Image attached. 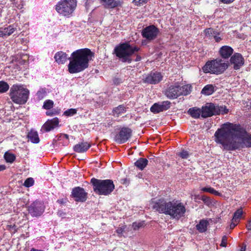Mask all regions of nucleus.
Wrapping results in <instances>:
<instances>
[{
	"label": "nucleus",
	"mask_w": 251,
	"mask_h": 251,
	"mask_svg": "<svg viewBox=\"0 0 251 251\" xmlns=\"http://www.w3.org/2000/svg\"><path fill=\"white\" fill-rule=\"evenodd\" d=\"M188 113L194 118H198L201 114L202 115V110L197 107L190 108L188 111Z\"/></svg>",
	"instance_id": "obj_25"
},
{
	"label": "nucleus",
	"mask_w": 251,
	"mask_h": 251,
	"mask_svg": "<svg viewBox=\"0 0 251 251\" xmlns=\"http://www.w3.org/2000/svg\"><path fill=\"white\" fill-rule=\"evenodd\" d=\"M215 141L227 151L251 147V134L239 129L236 125L225 124L215 133Z\"/></svg>",
	"instance_id": "obj_1"
},
{
	"label": "nucleus",
	"mask_w": 251,
	"mask_h": 251,
	"mask_svg": "<svg viewBox=\"0 0 251 251\" xmlns=\"http://www.w3.org/2000/svg\"><path fill=\"white\" fill-rule=\"evenodd\" d=\"M125 228H126V226H123L122 227H119L116 230V232L117 233L118 236H122V235H123V233L125 232Z\"/></svg>",
	"instance_id": "obj_41"
},
{
	"label": "nucleus",
	"mask_w": 251,
	"mask_h": 251,
	"mask_svg": "<svg viewBox=\"0 0 251 251\" xmlns=\"http://www.w3.org/2000/svg\"><path fill=\"white\" fill-rule=\"evenodd\" d=\"M202 117L203 118H207L211 117L215 113V105L211 103H207L204 106L202 107Z\"/></svg>",
	"instance_id": "obj_17"
},
{
	"label": "nucleus",
	"mask_w": 251,
	"mask_h": 251,
	"mask_svg": "<svg viewBox=\"0 0 251 251\" xmlns=\"http://www.w3.org/2000/svg\"><path fill=\"white\" fill-rule=\"evenodd\" d=\"M238 223V222H234V221H233L232 220V222L230 225V228L233 229V228H234L235 227V226L237 225Z\"/></svg>",
	"instance_id": "obj_46"
},
{
	"label": "nucleus",
	"mask_w": 251,
	"mask_h": 251,
	"mask_svg": "<svg viewBox=\"0 0 251 251\" xmlns=\"http://www.w3.org/2000/svg\"><path fill=\"white\" fill-rule=\"evenodd\" d=\"M170 105L171 102L169 101L155 103L151 107V111L154 113H158L168 109L170 107Z\"/></svg>",
	"instance_id": "obj_15"
},
{
	"label": "nucleus",
	"mask_w": 251,
	"mask_h": 251,
	"mask_svg": "<svg viewBox=\"0 0 251 251\" xmlns=\"http://www.w3.org/2000/svg\"><path fill=\"white\" fill-rule=\"evenodd\" d=\"M153 208L159 213L170 215L176 219L183 216L186 212L184 204L178 201L167 202L163 200H159L154 203Z\"/></svg>",
	"instance_id": "obj_3"
},
{
	"label": "nucleus",
	"mask_w": 251,
	"mask_h": 251,
	"mask_svg": "<svg viewBox=\"0 0 251 251\" xmlns=\"http://www.w3.org/2000/svg\"><path fill=\"white\" fill-rule=\"evenodd\" d=\"M126 112V109L123 105H120L118 107L115 108L113 110V115L117 117L125 113Z\"/></svg>",
	"instance_id": "obj_28"
},
{
	"label": "nucleus",
	"mask_w": 251,
	"mask_h": 251,
	"mask_svg": "<svg viewBox=\"0 0 251 251\" xmlns=\"http://www.w3.org/2000/svg\"><path fill=\"white\" fill-rule=\"evenodd\" d=\"M180 86L178 84L171 85L165 91V94L169 99H174L181 95Z\"/></svg>",
	"instance_id": "obj_14"
},
{
	"label": "nucleus",
	"mask_w": 251,
	"mask_h": 251,
	"mask_svg": "<svg viewBox=\"0 0 251 251\" xmlns=\"http://www.w3.org/2000/svg\"><path fill=\"white\" fill-rule=\"evenodd\" d=\"M46 114L48 116H53L56 114V112L55 111H48L46 112Z\"/></svg>",
	"instance_id": "obj_47"
},
{
	"label": "nucleus",
	"mask_w": 251,
	"mask_h": 251,
	"mask_svg": "<svg viewBox=\"0 0 251 251\" xmlns=\"http://www.w3.org/2000/svg\"><path fill=\"white\" fill-rule=\"evenodd\" d=\"M121 181L122 183L124 184H127L129 183V181L126 178L122 179Z\"/></svg>",
	"instance_id": "obj_50"
},
{
	"label": "nucleus",
	"mask_w": 251,
	"mask_h": 251,
	"mask_svg": "<svg viewBox=\"0 0 251 251\" xmlns=\"http://www.w3.org/2000/svg\"><path fill=\"white\" fill-rule=\"evenodd\" d=\"M27 138L33 143L37 144L40 141L37 132L33 130H31L28 132Z\"/></svg>",
	"instance_id": "obj_23"
},
{
	"label": "nucleus",
	"mask_w": 251,
	"mask_h": 251,
	"mask_svg": "<svg viewBox=\"0 0 251 251\" xmlns=\"http://www.w3.org/2000/svg\"><path fill=\"white\" fill-rule=\"evenodd\" d=\"M91 147V145L87 142H82L74 147V150L77 152H84L87 151Z\"/></svg>",
	"instance_id": "obj_21"
},
{
	"label": "nucleus",
	"mask_w": 251,
	"mask_h": 251,
	"mask_svg": "<svg viewBox=\"0 0 251 251\" xmlns=\"http://www.w3.org/2000/svg\"><path fill=\"white\" fill-rule=\"evenodd\" d=\"M60 137L62 138H65L66 139H68L69 136L68 134H61L60 136Z\"/></svg>",
	"instance_id": "obj_49"
},
{
	"label": "nucleus",
	"mask_w": 251,
	"mask_h": 251,
	"mask_svg": "<svg viewBox=\"0 0 251 251\" xmlns=\"http://www.w3.org/2000/svg\"><path fill=\"white\" fill-rule=\"evenodd\" d=\"M91 183L93 185L94 191L99 195L107 196L114 189L115 185L111 179H98L92 178Z\"/></svg>",
	"instance_id": "obj_4"
},
{
	"label": "nucleus",
	"mask_w": 251,
	"mask_h": 251,
	"mask_svg": "<svg viewBox=\"0 0 251 251\" xmlns=\"http://www.w3.org/2000/svg\"><path fill=\"white\" fill-rule=\"evenodd\" d=\"M216 32L213 30L212 28H209L204 30V33L205 35L209 38L212 39L214 37V35L216 33Z\"/></svg>",
	"instance_id": "obj_35"
},
{
	"label": "nucleus",
	"mask_w": 251,
	"mask_h": 251,
	"mask_svg": "<svg viewBox=\"0 0 251 251\" xmlns=\"http://www.w3.org/2000/svg\"><path fill=\"white\" fill-rule=\"evenodd\" d=\"M159 33V29L155 26L151 25L142 30V35L148 41H151L156 38Z\"/></svg>",
	"instance_id": "obj_9"
},
{
	"label": "nucleus",
	"mask_w": 251,
	"mask_h": 251,
	"mask_svg": "<svg viewBox=\"0 0 251 251\" xmlns=\"http://www.w3.org/2000/svg\"><path fill=\"white\" fill-rule=\"evenodd\" d=\"M29 91L22 85L14 84L10 89L9 96L12 100L16 104H24L29 97Z\"/></svg>",
	"instance_id": "obj_5"
},
{
	"label": "nucleus",
	"mask_w": 251,
	"mask_h": 251,
	"mask_svg": "<svg viewBox=\"0 0 251 251\" xmlns=\"http://www.w3.org/2000/svg\"><path fill=\"white\" fill-rule=\"evenodd\" d=\"M141 56H140L139 55H137L136 56V58L135 60V61H140L141 60Z\"/></svg>",
	"instance_id": "obj_53"
},
{
	"label": "nucleus",
	"mask_w": 251,
	"mask_h": 251,
	"mask_svg": "<svg viewBox=\"0 0 251 251\" xmlns=\"http://www.w3.org/2000/svg\"><path fill=\"white\" fill-rule=\"evenodd\" d=\"M233 52L232 48L228 46H224L219 50L221 56L225 59L228 58Z\"/></svg>",
	"instance_id": "obj_20"
},
{
	"label": "nucleus",
	"mask_w": 251,
	"mask_h": 251,
	"mask_svg": "<svg viewBox=\"0 0 251 251\" xmlns=\"http://www.w3.org/2000/svg\"><path fill=\"white\" fill-rule=\"evenodd\" d=\"M243 213L242 208L240 207L234 213L232 220L235 222H238L239 219L241 218V216Z\"/></svg>",
	"instance_id": "obj_32"
},
{
	"label": "nucleus",
	"mask_w": 251,
	"mask_h": 251,
	"mask_svg": "<svg viewBox=\"0 0 251 251\" xmlns=\"http://www.w3.org/2000/svg\"><path fill=\"white\" fill-rule=\"evenodd\" d=\"M93 53L87 48L77 50L74 51L68 57V55L62 51L55 54L54 58L58 64H64L70 60L68 65V71L71 74L78 73L83 71L89 66V62L92 60Z\"/></svg>",
	"instance_id": "obj_2"
},
{
	"label": "nucleus",
	"mask_w": 251,
	"mask_h": 251,
	"mask_svg": "<svg viewBox=\"0 0 251 251\" xmlns=\"http://www.w3.org/2000/svg\"><path fill=\"white\" fill-rule=\"evenodd\" d=\"M163 76L160 73L155 72L143 75L142 80L145 83L156 84L160 82Z\"/></svg>",
	"instance_id": "obj_11"
},
{
	"label": "nucleus",
	"mask_w": 251,
	"mask_h": 251,
	"mask_svg": "<svg viewBox=\"0 0 251 251\" xmlns=\"http://www.w3.org/2000/svg\"><path fill=\"white\" fill-rule=\"evenodd\" d=\"M208 225V222L206 220H201L199 224L197 225L196 228L199 232L202 233L205 232L207 230V227Z\"/></svg>",
	"instance_id": "obj_24"
},
{
	"label": "nucleus",
	"mask_w": 251,
	"mask_h": 251,
	"mask_svg": "<svg viewBox=\"0 0 251 251\" xmlns=\"http://www.w3.org/2000/svg\"><path fill=\"white\" fill-rule=\"evenodd\" d=\"M45 211V206L42 202L35 201L32 203L28 207L29 213L32 217L41 216Z\"/></svg>",
	"instance_id": "obj_10"
},
{
	"label": "nucleus",
	"mask_w": 251,
	"mask_h": 251,
	"mask_svg": "<svg viewBox=\"0 0 251 251\" xmlns=\"http://www.w3.org/2000/svg\"><path fill=\"white\" fill-rule=\"evenodd\" d=\"M7 227H8L9 229L10 230L11 232L15 233L17 231V228L15 225H8Z\"/></svg>",
	"instance_id": "obj_44"
},
{
	"label": "nucleus",
	"mask_w": 251,
	"mask_h": 251,
	"mask_svg": "<svg viewBox=\"0 0 251 251\" xmlns=\"http://www.w3.org/2000/svg\"><path fill=\"white\" fill-rule=\"evenodd\" d=\"M230 64L235 70H238L244 65V59L241 54L235 53L230 58Z\"/></svg>",
	"instance_id": "obj_16"
},
{
	"label": "nucleus",
	"mask_w": 251,
	"mask_h": 251,
	"mask_svg": "<svg viewBox=\"0 0 251 251\" xmlns=\"http://www.w3.org/2000/svg\"><path fill=\"white\" fill-rule=\"evenodd\" d=\"M214 92V86L212 84H208L205 86L201 91V93L205 96H209Z\"/></svg>",
	"instance_id": "obj_27"
},
{
	"label": "nucleus",
	"mask_w": 251,
	"mask_h": 251,
	"mask_svg": "<svg viewBox=\"0 0 251 251\" xmlns=\"http://www.w3.org/2000/svg\"><path fill=\"white\" fill-rule=\"evenodd\" d=\"M148 160L146 158H140L135 163V166L141 170H143L147 165Z\"/></svg>",
	"instance_id": "obj_26"
},
{
	"label": "nucleus",
	"mask_w": 251,
	"mask_h": 251,
	"mask_svg": "<svg viewBox=\"0 0 251 251\" xmlns=\"http://www.w3.org/2000/svg\"><path fill=\"white\" fill-rule=\"evenodd\" d=\"M16 27L13 25H9L8 27L0 29V37H5L10 35L14 33L16 30Z\"/></svg>",
	"instance_id": "obj_22"
},
{
	"label": "nucleus",
	"mask_w": 251,
	"mask_h": 251,
	"mask_svg": "<svg viewBox=\"0 0 251 251\" xmlns=\"http://www.w3.org/2000/svg\"><path fill=\"white\" fill-rule=\"evenodd\" d=\"M34 182L33 179L31 177H29L25 180L24 185L26 187H29L33 185Z\"/></svg>",
	"instance_id": "obj_40"
},
{
	"label": "nucleus",
	"mask_w": 251,
	"mask_h": 251,
	"mask_svg": "<svg viewBox=\"0 0 251 251\" xmlns=\"http://www.w3.org/2000/svg\"><path fill=\"white\" fill-rule=\"evenodd\" d=\"M76 6V0H61L56 5L55 10L59 15L69 17L75 11Z\"/></svg>",
	"instance_id": "obj_8"
},
{
	"label": "nucleus",
	"mask_w": 251,
	"mask_h": 251,
	"mask_svg": "<svg viewBox=\"0 0 251 251\" xmlns=\"http://www.w3.org/2000/svg\"><path fill=\"white\" fill-rule=\"evenodd\" d=\"M6 169V167L4 165H0V171H3Z\"/></svg>",
	"instance_id": "obj_51"
},
{
	"label": "nucleus",
	"mask_w": 251,
	"mask_h": 251,
	"mask_svg": "<svg viewBox=\"0 0 251 251\" xmlns=\"http://www.w3.org/2000/svg\"><path fill=\"white\" fill-rule=\"evenodd\" d=\"M71 196L76 201L84 202L87 198V193L83 188L78 186L73 189Z\"/></svg>",
	"instance_id": "obj_13"
},
{
	"label": "nucleus",
	"mask_w": 251,
	"mask_h": 251,
	"mask_svg": "<svg viewBox=\"0 0 251 251\" xmlns=\"http://www.w3.org/2000/svg\"><path fill=\"white\" fill-rule=\"evenodd\" d=\"M139 50L138 47H132L128 43L126 42L116 47L114 49V52L122 61L130 63L132 61L130 56Z\"/></svg>",
	"instance_id": "obj_6"
},
{
	"label": "nucleus",
	"mask_w": 251,
	"mask_h": 251,
	"mask_svg": "<svg viewBox=\"0 0 251 251\" xmlns=\"http://www.w3.org/2000/svg\"><path fill=\"white\" fill-rule=\"evenodd\" d=\"M191 91V86L189 85H184L180 86L181 95L186 96L190 93Z\"/></svg>",
	"instance_id": "obj_30"
},
{
	"label": "nucleus",
	"mask_w": 251,
	"mask_h": 251,
	"mask_svg": "<svg viewBox=\"0 0 251 251\" xmlns=\"http://www.w3.org/2000/svg\"><path fill=\"white\" fill-rule=\"evenodd\" d=\"M228 67L227 63L221 59L207 61L202 68L205 73L219 75L222 74Z\"/></svg>",
	"instance_id": "obj_7"
},
{
	"label": "nucleus",
	"mask_w": 251,
	"mask_h": 251,
	"mask_svg": "<svg viewBox=\"0 0 251 251\" xmlns=\"http://www.w3.org/2000/svg\"><path fill=\"white\" fill-rule=\"evenodd\" d=\"M228 112V110L225 106H219L215 105V113L216 115H219L220 114H226Z\"/></svg>",
	"instance_id": "obj_29"
},
{
	"label": "nucleus",
	"mask_w": 251,
	"mask_h": 251,
	"mask_svg": "<svg viewBox=\"0 0 251 251\" xmlns=\"http://www.w3.org/2000/svg\"><path fill=\"white\" fill-rule=\"evenodd\" d=\"M227 244V237L226 236H224L222 237L221 243L220 246L223 247H226Z\"/></svg>",
	"instance_id": "obj_43"
},
{
	"label": "nucleus",
	"mask_w": 251,
	"mask_h": 251,
	"mask_svg": "<svg viewBox=\"0 0 251 251\" xmlns=\"http://www.w3.org/2000/svg\"><path fill=\"white\" fill-rule=\"evenodd\" d=\"M47 95V91L45 88L40 89L37 93V96L39 100L43 99Z\"/></svg>",
	"instance_id": "obj_37"
},
{
	"label": "nucleus",
	"mask_w": 251,
	"mask_h": 251,
	"mask_svg": "<svg viewBox=\"0 0 251 251\" xmlns=\"http://www.w3.org/2000/svg\"><path fill=\"white\" fill-rule=\"evenodd\" d=\"M143 223L142 222H139V223H133L132 224V227L134 229V230H137L140 227H142L143 226Z\"/></svg>",
	"instance_id": "obj_42"
},
{
	"label": "nucleus",
	"mask_w": 251,
	"mask_h": 251,
	"mask_svg": "<svg viewBox=\"0 0 251 251\" xmlns=\"http://www.w3.org/2000/svg\"><path fill=\"white\" fill-rule=\"evenodd\" d=\"M59 120L57 118L48 120L42 126L41 130L49 132L58 126Z\"/></svg>",
	"instance_id": "obj_18"
},
{
	"label": "nucleus",
	"mask_w": 251,
	"mask_h": 251,
	"mask_svg": "<svg viewBox=\"0 0 251 251\" xmlns=\"http://www.w3.org/2000/svg\"><path fill=\"white\" fill-rule=\"evenodd\" d=\"M219 33H218L216 32V33L215 34V35H214V36L213 38L215 40V41L217 42H219L222 40L221 38L219 36Z\"/></svg>",
	"instance_id": "obj_45"
},
{
	"label": "nucleus",
	"mask_w": 251,
	"mask_h": 251,
	"mask_svg": "<svg viewBox=\"0 0 251 251\" xmlns=\"http://www.w3.org/2000/svg\"><path fill=\"white\" fill-rule=\"evenodd\" d=\"M30 251H43L42 250H36L34 248H32L31 249Z\"/></svg>",
	"instance_id": "obj_55"
},
{
	"label": "nucleus",
	"mask_w": 251,
	"mask_h": 251,
	"mask_svg": "<svg viewBox=\"0 0 251 251\" xmlns=\"http://www.w3.org/2000/svg\"><path fill=\"white\" fill-rule=\"evenodd\" d=\"M190 153L187 151L182 150L181 151L177 153V155L182 159H187L189 157Z\"/></svg>",
	"instance_id": "obj_36"
},
{
	"label": "nucleus",
	"mask_w": 251,
	"mask_h": 251,
	"mask_svg": "<svg viewBox=\"0 0 251 251\" xmlns=\"http://www.w3.org/2000/svg\"><path fill=\"white\" fill-rule=\"evenodd\" d=\"M57 202H58L60 204H63L65 202H64L63 201V199H61V200H58L57 201Z\"/></svg>",
	"instance_id": "obj_54"
},
{
	"label": "nucleus",
	"mask_w": 251,
	"mask_h": 251,
	"mask_svg": "<svg viewBox=\"0 0 251 251\" xmlns=\"http://www.w3.org/2000/svg\"><path fill=\"white\" fill-rule=\"evenodd\" d=\"M53 102L51 100H47L44 102L43 107L45 109H50L53 107Z\"/></svg>",
	"instance_id": "obj_38"
},
{
	"label": "nucleus",
	"mask_w": 251,
	"mask_h": 251,
	"mask_svg": "<svg viewBox=\"0 0 251 251\" xmlns=\"http://www.w3.org/2000/svg\"><path fill=\"white\" fill-rule=\"evenodd\" d=\"M246 227L248 230H251V219L248 221Z\"/></svg>",
	"instance_id": "obj_48"
},
{
	"label": "nucleus",
	"mask_w": 251,
	"mask_h": 251,
	"mask_svg": "<svg viewBox=\"0 0 251 251\" xmlns=\"http://www.w3.org/2000/svg\"><path fill=\"white\" fill-rule=\"evenodd\" d=\"M9 86L4 81H0V93H4L8 91Z\"/></svg>",
	"instance_id": "obj_33"
},
{
	"label": "nucleus",
	"mask_w": 251,
	"mask_h": 251,
	"mask_svg": "<svg viewBox=\"0 0 251 251\" xmlns=\"http://www.w3.org/2000/svg\"><path fill=\"white\" fill-rule=\"evenodd\" d=\"M100 3L105 8H114L121 4L120 0H99Z\"/></svg>",
	"instance_id": "obj_19"
},
{
	"label": "nucleus",
	"mask_w": 251,
	"mask_h": 251,
	"mask_svg": "<svg viewBox=\"0 0 251 251\" xmlns=\"http://www.w3.org/2000/svg\"><path fill=\"white\" fill-rule=\"evenodd\" d=\"M4 157L7 162L10 163H13L16 159V156L14 154L8 152L5 153Z\"/></svg>",
	"instance_id": "obj_31"
},
{
	"label": "nucleus",
	"mask_w": 251,
	"mask_h": 251,
	"mask_svg": "<svg viewBox=\"0 0 251 251\" xmlns=\"http://www.w3.org/2000/svg\"><path fill=\"white\" fill-rule=\"evenodd\" d=\"M207 199V198L206 197H203L202 198V200L204 201H206Z\"/></svg>",
	"instance_id": "obj_56"
},
{
	"label": "nucleus",
	"mask_w": 251,
	"mask_h": 251,
	"mask_svg": "<svg viewBox=\"0 0 251 251\" xmlns=\"http://www.w3.org/2000/svg\"><path fill=\"white\" fill-rule=\"evenodd\" d=\"M246 245H244L241 248L239 251H246Z\"/></svg>",
	"instance_id": "obj_52"
},
{
	"label": "nucleus",
	"mask_w": 251,
	"mask_h": 251,
	"mask_svg": "<svg viewBox=\"0 0 251 251\" xmlns=\"http://www.w3.org/2000/svg\"><path fill=\"white\" fill-rule=\"evenodd\" d=\"M132 130L128 127L122 128L115 137V141L119 144L126 142L131 137Z\"/></svg>",
	"instance_id": "obj_12"
},
{
	"label": "nucleus",
	"mask_w": 251,
	"mask_h": 251,
	"mask_svg": "<svg viewBox=\"0 0 251 251\" xmlns=\"http://www.w3.org/2000/svg\"><path fill=\"white\" fill-rule=\"evenodd\" d=\"M201 190L203 192H208L216 196H219L220 195L219 192L211 187H204L202 188Z\"/></svg>",
	"instance_id": "obj_34"
},
{
	"label": "nucleus",
	"mask_w": 251,
	"mask_h": 251,
	"mask_svg": "<svg viewBox=\"0 0 251 251\" xmlns=\"http://www.w3.org/2000/svg\"><path fill=\"white\" fill-rule=\"evenodd\" d=\"M77 111V110L76 109L70 108L65 111L64 114L67 116H72L75 114Z\"/></svg>",
	"instance_id": "obj_39"
}]
</instances>
